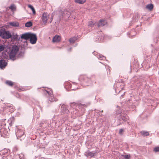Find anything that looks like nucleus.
I'll return each mask as SVG.
<instances>
[{
    "label": "nucleus",
    "mask_w": 159,
    "mask_h": 159,
    "mask_svg": "<svg viewBox=\"0 0 159 159\" xmlns=\"http://www.w3.org/2000/svg\"><path fill=\"white\" fill-rule=\"evenodd\" d=\"M19 50V48L17 46L14 45L11 48L9 54V57L10 59L13 61L15 59L16 56Z\"/></svg>",
    "instance_id": "nucleus-1"
},
{
    "label": "nucleus",
    "mask_w": 159,
    "mask_h": 159,
    "mask_svg": "<svg viewBox=\"0 0 159 159\" xmlns=\"http://www.w3.org/2000/svg\"><path fill=\"white\" fill-rule=\"evenodd\" d=\"M79 80L81 81H83L85 83L86 86H90L92 84V82L91 79L88 78L85 75H81L79 78Z\"/></svg>",
    "instance_id": "nucleus-2"
},
{
    "label": "nucleus",
    "mask_w": 159,
    "mask_h": 159,
    "mask_svg": "<svg viewBox=\"0 0 159 159\" xmlns=\"http://www.w3.org/2000/svg\"><path fill=\"white\" fill-rule=\"evenodd\" d=\"M41 90L44 93H47L49 95V100L50 101L54 102L57 101V99L53 97V94L52 93V91H48L46 90H45L44 89H42Z\"/></svg>",
    "instance_id": "nucleus-3"
},
{
    "label": "nucleus",
    "mask_w": 159,
    "mask_h": 159,
    "mask_svg": "<svg viewBox=\"0 0 159 159\" xmlns=\"http://www.w3.org/2000/svg\"><path fill=\"white\" fill-rule=\"evenodd\" d=\"M0 36L4 39H8L11 37V35L9 32L5 31H0Z\"/></svg>",
    "instance_id": "nucleus-4"
},
{
    "label": "nucleus",
    "mask_w": 159,
    "mask_h": 159,
    "mask_svg": "<svg viewBox=\"0 0 159 159\" xmlns=\"http://www.w3.org/2000/svg\"><path fill=\"white\" fill-rule=\"evenodd\" d=\"M49 18V15L48 13H44L43 14L42 17V21L41 22L42 24H45Z\"/></svg>",
    "instance_id": "nucleus-5"
},
{
    "label": "nucleus",
    "mask_w": 159,
    "mask_h": 159,
    "mask_svg": "<svg viewBox=\"0 0 159 159\" xmlns=\"http://www.w3.org/2000/svg\"><path fill=\"white\" fill-rule=\"evenodd\" d=\"M29 39H30V42L31 43L34 44L36 43L37 38L36 34H31Z\"/></svg>",
    "instance_id": "nucleus-6"
},
{
    "label": "nucleus",
    "mask_w": 159,
    "mask_h": 159,
    "mask_svg": "<svg viewBox=\"0 0 159 159\" xmlns=\"http://www.w3.org/2000/svg\"><path fill=\"white\" fill-rule=\"evenodd\" d=\"M7 65V63L5 60H0V68L1 69H4Z\"/></svg>",
    "instance_id": "nucleus-7"
},
{
    "label": "nucleus",
    "mask_w": 159,
    "mask_h": 159,
    "mask_svg": "<svg viewBox=\"0 0 159 159\" xmlns=\"http://www.w3.org/2000/svg\"><path fill=\"white\" fill-rule=\"evenodd\" d=\"M31 33H26L21 35L20 38L21 39L28 40L29 39L30 37Z\"/></svg>",
    "instance_id": "nucleus-8"
},
{
    "label": "nucleus",
    "mask_w": 159,
    "mask_h": 159,
    "mask_svg": "<svg viewBox=\"0 0 159 159\" xmlns=\"http://www.w3.org/2000/svg\"><path fill=\"white\" fill-rule=\"evenodd\" d=\"M107 24L106 21L104 19L101 20L98 24L97 25L98 27L103 26Z\"/></svg>",
    "instance_id": "nucleus-9"
},
{
    "label": "nucleus",
    "mask_w": 159,
    "mask_h": 159,
    "mask_svg": "<svg viewBox=\"0 0 159 159\" xmlns=\"http://www.w3.org/2000/svg\"><path fill=\"white\" fill-rule=\"evenodd\" d=\"M61 37L59 36L56 35L53 37L52 39V41L53 42L57 43L60 41Z\"/></svg>",
    "instance_id": "nucleus-10"
},
{
    "label": "nucleus",
    "mask_w": 159,
    "mask_h": 159,
    "mask_svg": "<svg viewBox=\"0 0 159 159\" xmlns=\"http://www.w3.org/2000/svg\"><path fill=\"white\" fill-rule=\"evenodd\" d=\"M94 153L92 152H90L89 151H88L85 153V155L86 157H92L94 156Z\"/></svg>",
    "instance_id": "nucleus-11"
},
{
    "label": "nucleus",
    "mask_w": 159,
    "mask_h": 159,
    "mask_svg": "<svg viewBox=\"0 0 159 159\" xmlns=\"http://www.w3.org/2000/svg\"><path fill=\"white\" fill-rule=\"evenodd\" d=\"M9 25L15 27H18L19 25L18 23L17 22H10L9 23Z\"/></svg>",
    "instance_id": "nucleus-12"
},
{
    "label": "nucleus",
    "mask_w": 159,
    "mask_h": 159,
    "mask_svg": "<svg viewBox=\"0 0 159 159\" xmlns=\"http://www.w3.org/2000/svg\"><path fill=\"white\" fill-rule=\"evenodd\" d=\"M140 134L141 135L144 136H147L149 135V134L148 132L143 131H141L140 132Z\"/></svg>",
    "instance_id": "nucleus-13"
},
{
    "label": "nucleus",
    "mask_w": 159,
    "mask_h": 159,
    "mask_svg": "<svg viewBox=\"0 0 159 159\" xmlns=\"http://www.w3.org/2000/svg\"><path fill=\"white\" fill-rule=\"evenodd\" d=\"M153 7V5L152 4H150L146 6V8L150 10V11H151L152 10Z\"/></svg>",
    "instance_id": "nucleus-14"
},
{
    "label": "nucleus",
    "mask_w": 159,
    "mask_h": 159,
    "mask_svg": "<svg viewBox=\"0 0 159 159\" xmlns=\"http://www.w3.org/2000/svg\"><path fill=\"white\" fill-rule=\"evenodd\" d=\"M5 83L10 86H12L14 85V83L11 81L7 80L5 82Z\"/></svg>",
    "instance_id": "nucleus-15"
},
{
    "label": "nucleus",
    "mask_w": 159,
    "mask_h": 159,
    "mask_svg": "<svg viewBox=\"0 0 159 159\" xmlns=\"http://www.w3.org/2000/svg\"><path fill=\"white\" fill-rule=\"evenodd\" d=\"M86 0H75V2L80 4H83L85 3Z\"/></svg>",
    "instance_id": "nucleus-16"
},
{
    "label": "nucleus",
    "mask_w": 159,
    "mask_h": 159,
    "mask_svg": "<svg viewBox=\"0 0 159 159\" xmlns=\"http://www.w3.org/2000/svg\"><path fill=\"white\" fill-rule=\"evenodd\" d=\"M28 7L30 8L32 11L33 14H35L36 13L33 7L31 5L29 4L28 5Z\"/></svg>",
    "instance_id": "nucleus-17"
},
{
    "label": "nucleus",
    "mask_w": 159,
    "mask_h": 159,
    "mask_svg": "<svg viewBox=\"0 0 159 159\" xmlns=\"http://www.w3.org/2000/svg\"><path fill=\"white\" fill-rule=\"evenodd\" d=\"M76 40V38L75 37H73L69 39V42L70 43H74L75 40Z\"/></svg>",
    "instance_id": "nucleus-18"
},
{
    "label": "nucleus",
    "mask_w": 159,
    "mask_h": 159,
    "mask_svg": "<svg viewBox=\"0 0 159 159\" xmlns=\"http://www.w3.org/2000/svg\"><path fill=\"white\" fill-rule=\"evenodd\" d=\"M0 132L1 133H2L3 134H7V132L5 128H2L0 130Z\"/></svg>",
    "instance_id": "nucleus-19"
},
{
    "label": "nucleus",
    "mask_w": 159,
    "mask_h": 159,
    "mask_svg": "<svg viewBox=\"0 0 159 159\" xmlns=\"http://www.w3.org/2000/svg\"><path fill=\"white\" fill-rule=\"evenodd\" d=\"M32 25V22L31 21L27 22L25 24V26L26 27H30Z\"/></svg>",
    "instance_id": "nucleus-20"
},
{
    "label": "nucleus",
    "mask_w": 159,
    "mask_h": 159,
    "mask_svg": "<svg viewBox=\"0 0 159 159\" xmlns=\"http://www.w3.org/2000/svg\"><path fill=\"white\" fill-rule=\"evenodd\" d=\"M9 8L12 11H14L16 10V7L15 5L14 4H12L10 6Z\"/></svg>",
    "instance_id": "nucleus-21"
},
{
    "label": "nucleus",
    "mask_w": 159,
    "mask_h": 159,
    "mask_svg": "<svg viewBox=\"0 0 159 159\" xmlns=\"http://www.w3.org/2000/svg\"><path fill=\"white\" fill-rule=\"evenodd\" d=\"M8 151V150L7 149L4 150L1 153L2 155H6L7 154Z\"/></svg>",
    "instance_id": "nucleus-22"
},
{
    "label": "nucleus",
    "mask_w": 159,
    "mask_h": 159,
    "mask_svg": "<svg viewBox=\"0 0 159 159\" xmlns=\"http://www.w3.org/2000/svg\"><path fill=\"white\" fill-rule=\"evenodd\" d=\"M95 24V22L94 21H90L89 23V25L91 27L93 26Z\"/></svg>",
    "instance_id": "nucleus-23"
},
{
    "label": "nucleus",
    "mask_w": 159,
    "mask_h": 159,
    "mask_svg": "<svg viewBox=\"0 0 159 159\" xmlns=\"http://www.w3.org/2000/svg\"><path fill=\"white\" fill-rule=\"evenodd\" d=\"M154 151L155 152H159V146L155 147L154 149Z\"/></svg>",
    "instance_id": "nucleus-24"
},
{
    "label": "nucleus",
    "mask_w": 159,
    "mask_h": 159,
    "mask_svg": "<svg viewBox=\"0 0 159 159\" xmlns=\"http://www.w3.org/2000/svg\"><path fill=\"white\" fill-rule=\"evenodd\" d=\"M125 116L122 117V119L124 121H126L127 120L128 117L126 115H124Z\"/></svg>",
    "instance_id": "nucleus-25"
},
{
    "label": "nucleus",
    "mask_w": 159,
    "mask_h": 159,
    "mask_svg": "<svg viewBox=\"0 0 159 159\" xmlns=\"http://www.w3.org/2000/svg\"><path fill=\"white\" fill-rule=\"evenodd\" d=\"M75 105L77 106V104L75 102L71 103H70V106L72 107H73Z\"/></svg>",
    "instance_id": "nucleus-26"
},
{
    "label": "nucleus",
    "mask_w": 159,
    "mask_h": 159,
    "mask_svg": "<svg viewBox=\"0 0 159 159\" xmlns=\"http://www.w3.org/2000/svg\"><path fill=\"white\" fill-rule=\"evenodd\" d=\"M79 107H85V105H82L81 104H77V105Z\"/></svg>",
    "instance_id": "nucleus-27"
},
{
    "label": "nucleus",
    "mask_w": 159,
    "mask_h": 159,
    "mask_svg": "<svg viewBox=\"0 0 159 159\" xmlns=\"http://www.w3.org/2000/svg\"><path fill=\"white\" fill-rule=\"evenodd\" d=\"M4 48V47L3 46L1 45H0V52L3 51Z\"/></svg>",
    "instance_id": "nucleus-28"
},
{
    "label": "nucleus",
    "mask_w": 159,
    "mask_h": 159,
    "mask_svg": "<svg viewBox=\"0 0 159 159\" xmlns=\"http://www.w3.org/2000/svg\"><path fill=\"white\" fill-rule=\"evenodd\" d=\"M124 130L123 129H120L119 131V134H122Z\"/></svg>",
    "instance_id": "nucleus-29"
},
{
    "label": "nucleus",
    "mask_w": 159,
    "mask_h": 159,
    "mask_svg": "<svg viewBox=\"0 0 159 159\" xmlns=\"http://www.w3.org/2000/svg\"><path fill=\"white\" fill-rule=\"evenodd\" d=\"M65 13H66V15H67V16L68 17L69 16L70 12L66 11H65Z\"/></svg>",
    "instance_id": "nucleus-30"
},
{
    "label": "nucleus",
    "mask_w": 159,
    "mask_h": 159,
    "mask_svg": "<svg viewBox=\"0 0 159 159\" xmlns=\"http://www.w3.org/2000/svg\"><path fill=\"white\" fill-rule=\"evenodd\" d=\"M121 84L123 86V87L121 88V89H123V88H124V84L123 83H121Z\"/></svg>",
    "instance_id": "nucleus-31"
},
{
    "label": "nucleus",
    "mask_w": 159,
    "mask_h": 159,
    "mask_svg": "<svg viewBox=\"0 0 159 159\" xmlns=\"http://www.w3.org/2000/svg\"><path fill=\"white\" fill-rule=\"evenodd\" d=\"M18 90L19 91H21V89H18Z\"/></svg>",
    "instance_id": "nucleus-32"
},
{
    "label": "nucleus",
    "mask_w": 159,
    "mask_h": 159,
    "mask_svg": "<svg viewBox=\"0 0 159 159\" xmlns=\"http://www.w3.org/2000/svg\"><path fill=\"white\" fill-rule=\"evenodd\" d=\"M119 83H118V85H119Z\"/></svg>",
    "instance_id": "nucleus-33"
},
{
    "label": "nucleus",
    "mask_w": 159,
    "mask_h": 159,
    "mask_svg": "<svg viewBox=\"0 0 159 159\" xmlns=\"http://www.w3.org/2000/svg\"><path fill=\"white\" fill-rule=\"evenodd\" d=\"M0 156H1V155H0Z\"/></svg>",
    "instance_id": "nucleus-34"
}]
</instances>
